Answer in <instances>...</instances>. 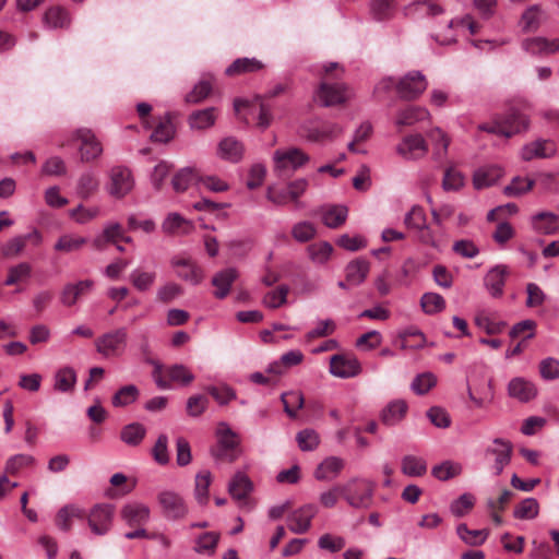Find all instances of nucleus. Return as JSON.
I'll list each match as a JSON object with an SVG mask.
<instances>
[{
	"label": "nucleus",
	"mask_w": 559,
	"mask_h": 559,
	"mask_svg": "<svg viewBox=\"0 0 559 559\" xmlns=\"http://www.w3.org/2000/svg\"><path fill=\"white\" fill-rule=\"evenodd\" d=\"M93 287L94 282L92 280H83L76 283H68L63 286L60 293V302L64 307H72L76 304L81 296L91 292Z\"/></svg>",
	"instance_id": "f3484780"
},
{
	"label": "nucleus",
	"mask_w": 559,
	"mask_h": 559,
	"mask_svg": "<svg viewBox=\"0 0 559 559\" xmlns=\"http://www.w3.org/2000/svg\"><path fill=\"white\" fill-rule=\"evenodd\" d=\"M140 395L139 389L134 384H128L120 388L112 396L115 407H124L134 403Z\"/></svg>",
	"instance_id": "de8ad7c7"
},
{
	"label": "nucleus",
	"mask_w": 559,
	"mask_h": 559,
	"mask_svg": "<svg viewBox=\"0 0 559 559\" xmlns=\"http://www.w3.org/2000/svg\"><path fill=\"white\" fill-rule=\"evenodd\" d=\"M448 27L450 29H455L457 35L466 36V35H476L479 31V24L474 21L471 15H464L462 17L452 19Z\"/></svg>",
	"instance_id": "37998d69"
},
{
	"label": "nucleus",
	"mask_w": 559,
	"mask_h": 559,
	"mask_svg": "<svg viewBox=\"0 0 559 559\" xmlns=\"http://www.w3.org/2000/svg\"><path fill=\"white\" fill-rule=\"evenodd\" d=\"M170 264L179 278L192 285L200 284L204 277L202 269L190 257L176 255L170 260Z\"/></svg>",
	"instance_id": "9b49d317"
},
{
	"label": "nucleus",
	"mask_w": 559,
	"mask_h": 559,
	"mask_svg": "<svg viewBox=\"0 0 559 559\" xmlns=\"http://www.w3.org/2000/svg\"><path fill=\"white\" fill-rule=\"evenodd\" d=\"M317 513V507L306 504L292 512L287 519L288 528L295 534L306 533L311 525V521Z\"/></svg>",
	"instance_id": "2eb2a0df"
},
{
	"label": "nucleus",
	"mask_w": 559,
	"mask_h": 559,
	"mask_svg": "<svg viewBox=\"0 0 559 559\" xmlns=\"http://www.w3.org/2000/svg\"><path fill=\"white\" fill-rule=\"evenodd\" d=\"M420 306L425 313L435 314L445 308V300L437 293H425L421 296Z\"/></svg>",
	"instance_id": "bf43d9fd"
},
{
	"label": "nucleus",
	"mask_w": 559,
	"mask_h": 559,
	"mask_svg": "<svg viewBox=\"0 0 559 559\" xmlns=\"http://www.w3.org/2000/svg\"><path fill=\"white\" fill-rule=\"evenodd\" d=\"M309 160V155L298 147L280 148L273 153V169L278 176H284L296 171Z\"/></svg>",
	"instance_id": "20e7f679"
},
{
	"label": "nucleus",
	"mask_w": 559,
	"mask_h": 559,
	"mask_svg": "<svg viewBox=\"0 0 559 559\" xmlns=\"http://www.w3.org/2000/svg\"><path fill=\"white\" fill-rule=\"evenodd\" d=\"M130 282L134 286L135 289L139 292H146L148 290L156 280V273L155 272H147L141 269H134L130 273Z\"/></svg>",
	"instance_id": "3c124183"
},
{
	"label": "nucleus",
	"mask_w": 559,
	"mask_h": 559,
	"mask_svg": "<svg viewBox=\"0 0 559 559\" xmlns=\"http://www.w3.org/2000/svg\"><path fill=\"white\" fill-rule=\"evenodd\" d=\"M533 229L543 235H554L559 230V216L554 212H539L531 217Z\"/></svg>",
	"instance_id": "412c9836"
},
{
	"label": "nucleus",
	"mask_w": 559,
	"mask_h": 559,
	"mask_svg": "<svg viewBox=\"0 0 559 559\" xmlns=\"http://www.w3.org/2000/svg\"><path fill=\"white\" fill-rule=\"evenodd\" d=\"M86 242L87 238L85 237L74 234H64L57 239L53 249L61 253H72L81 250Z\"/></svg>",
	"instance_id": "72a5a7b5"
},
{
	"label": "nucleus",
	"mask_w": 559,
	"mask_h": 559,
	"mask_svg": "<svg viewBox=\"0 0 559 559\" xmlns=\"http://www.w3.org/2000/svg\"><path fill=\"white\" fill-rule=\"evenodd\" d=\"M428 148L419 134L408 135L397 145V152L406 159H418L426 155Z\"/></svg>",
	"instance_id": "a211bd4d"
},
{
	"label": "nucleus",
	"mask_w": 559,
	"mask_h": 559,
	"mask_svg": "<svg viewBox=\"0 0 559 559\" xmlns=\"http://www.w3.org/2000/svg\"><path fill=\"white\" fill-rule=\"evenodd\" d=\"M121 236L122 226L119 223H108L105 225L103 233L94 238L93 246L96 249H103L106 243L115 242Z\"/></svg>",
	"instance_id": "a19ab883"
},
{
	"label": "nucleus",
	"mask_w": 559,
	"mask_h": 559,
	"mask_svg": "<svg viewBox=\"0 0 559 559\" xmlns=\"http://www.w3.org/2000/svg\"><path fill=\"white\" fill-rule=\"evenodd\" d=\"M401 469L406 476L420 477L427 472V463L420 456L408 454L402 459Z\"/></svg>",
	"instance_id": "c9c22d12"
},
{
	"label": "nucleus",
	"mask_w": 559,
	"mask_h": 559,
	"mask_svg": "<svg viewBox=\"0 0 559 559\" xmlns=\"http://www.w3.org/2000/svg\"><path fill=\"white\" fill-rule=\"evenodd\" d=\"M192 228V224L178 213H169L162 224V229L166 234H187Z\"/></svg>",
	"instance_id": "4c0bfd02"
},
{
	"label": "nucleus",
	"mask_w": 559,
	"mask_h": 559,
	"mask_svg": "<svg viewBox=\"0 0 559 559\" xmlns=\"http://www.w3.org/2000/svg\"><path fill=\"white\" fill-rule=\"evenodd\" d=\"M127 345L128 331L126 328L110 330L95 340V349L105 359L121 357Z\"/></svg>",
	"instance_id": "7ed1b4c3"
},
{
	"label": "nucleus",
	"mask_w": 559,
	"mask_h": 559,
	"mask_svg": "<svg viewBox=\"0 0 559 559\" xmlns=\"http://www.w3.org/2000/svg\"><path fill=\"white\" fill-rule=\"evenodd\" d=\"M395 0H373L370 4L372 16L378 21H385L395 12Z\"/></svg>",
	"instance_id": "6e6d98bb"
},
{
	"label": "nucleus",
	"mask_w": 559,
	"mask_h": 559,
	"mask_svg": "<svg viewBox=\"0 0 559 559\" xmlns=\"http://www.w3.org/2000/svg\"><path fill=\"white\" fill-rule=\"evenodd\" d=\"M99 189V179L95 171L82 173L76 182V194L82 199H88Z\"/></svg>",
	"instance_id": "c85d7f7f"
},
{
	"label": "nucleus",
	"mask_w": 559,
	"mask_h": 559,
	"mask_svg": "<svg viewBox=\"0 0 559 559\" xmlns=\"http://www.w3.org/2000/svg\"><path fill=\"white\" fill-rule=\"evenodd\" d=\"M340 68L337 62H328L320 66L322 79L319 88L316 92V102L323 107H332L344 103L347 98V87L345 83L336 82L337 75L332 74Z\"/></svg>",
	"instance_id": "f257e3e1"
},
{
	"label": "nucleus",
	"mask_w": 559,
	"mask_h": 559,
	"mask_svg": "<svg viewBox=\"0 0 559 559\" xmlns=\"http://www.w3.org/2000/svg\"><path fill=\"white\" fill-rule=\"evenodd\" d=\"M217 448L213 450V455L217 460H225L234 462L237 455L234 453L239 444L238 435L230 428V426L222 421L216 428Z\"/></svg>",
	"instance_id": "0eeeda50"
},
{
	"label": "nucleus",
	"mask_w": 559,
	"mask_h": 559,
	"mask_svg": "<svg viewBox=\"0 0 559 559\" xmlns=\"http://www.w3.org/2000/svg\"><path fill=\"white\" fill-rule=\"evenodd\" d=\"M120 516L128 526H144L150 521L151 510L142 502L131 501L121 508Z\"/></svg>",
	"instance_id": "ddd939ff"
},
{
	"label": "nucleus",
	"mask_w": 559,
	"mask_h": 559,
	"mask_svg": "<svg viewBox=\"0 0 559 559\" xmlns=\"http://www.w3.org/2000/svg\"><path fill=\"white\" fill-rule=\"evenodd\" d=\"M323 224L329 228H337L345 223L348 210L345 205L328 204L320 209Z\"/></svg>",
	"instance_id": "a878e982"
},
{
	"label": "nucleus",
	"mask_w": 559,
	"mask_h": 559,
	"mask_svg": "<svg viewBox=\"0 0 559 559\" xmlns=\"http://www.w3.org/2000/svg\"><path fill=\"white\" fill-rule=\"evenodd\" d=\"M157 502L162 515L168 521L183 520L189 508L183 497L174 490H162L157 493Z\"/></svg>",
	"instance_id": "39448f33"
},
{
	"label": "nucleus",
	"mask_w": 559,
	"mask_h": 559,
	"mask_svg": "<svg viewBox=\"0 0 559 559\" xmlns=\"http://www.w3.org/2000/svg\"><path fill=\"white\" fill-rule=\"evenodd\" d=\"M538 512V501L535 498H525L514 508L513 516L519 520H533Z\"/></svg>",
	"instance_id": "09e8293b"
},
{
	"label": "nucleus",
	"mask_w": 559,
	"mask_h": 559,
	"mask_svg": "<svg viewBox=\"0 0 559 559\" xmlns=\"http://www.w3.org/2000/svg\"><path fill=\"white\" fill-rule=\"evenodd\" d=\"M504 171L498 165H487L479 167L473 175V185L475 189L480 190L495 185Z\"/></svg>",
	"instance_id": "6ab92c4d"
},
{
	"label": "nucleus",
	"mask_w": 559,
	"mask_h": 559,
	"mask_svg": "<svg viewBox=\"0 0 559 559\" xmlns=\"http://www.w3.org/2000/svg\"><path fill=\"white\" fill-rule=\"evenodd\" d=\"M555 147L547 141H535L522 148L521 156L524 160H531L537 157H549L554 154Z\"/></svg>",
	"instance_id": "2f4dec72"
},
{
	"label": "nucleus",
	"mask_w": 559,
	"mask_h": 559,
	"mask_svg": "<svg viewBox=\"0 0 559 559\" xmlns=\"http://www.w3.org/2000/svg\"><path fill=\"white\" fill-rule=\"evenodd\" d=\"M475 324L487 334H499L506 328V322L496 320L486 312H480L475 317Z\"/></svg>",
	"instance_id": "4d7b16f0"
},
{
	"label": "nucleus",
	"mask_w": 559,
	"mask_h": 559,
	"mask_svg": "<svg viewBox=\"0 0 559 559\" xmlns=\"http://www.w3.org/2000/svg\"><path fill=\"white\" fill-rule=\"evenodd\" d=\"M428 138L435 146V157L437 159H442L447 155L448 147L450 145L449 136L441 129L435 128L428 133Z\"/></svg>",
	"instance_id": "5fc2aeb1"
},
{
	"label": "nucleus",
	"mask_w": 559,
	"mask_h": 559,
	"mask_svg": "<svg viewBox=\"0 0 559 559\" xmlns=\"http://www.w3.org/2000/svg\"><path fill=\"white\" fill-rule=\"evenodd\" d=\"M333 247L328 241L312 243L308 247L309 257L317 264H324L331 257Z\"/></svg>",
	"instance_id": "0e129e2a"
},
{
	"label": "nucleus",
	"mask_w": 559,
	"mask_h": 559,
	"mask_svg": "<svg viewBox=\"0 0 559 559\" xmlns=\"http://www.w3.org/2000/svg\"><path fill=\"white\" fill-rule=\"evenodd\" d=\"M462 473V465L453 461H444L432 467L431 474L439 480H449Z\"/></svg>",
	"instance_id": "603ef678"
},
{
	"label": "nucleus",
	"mask_w": 559,
	"mask_h": 559,
	"mask_svg": "<svg viewBox=\"0 0 559 559\" xmlns=\"http://www.w3.org/2000/svg\"><path fill=\"white\" fill-rule=\"evenodd\" d=\"M100 215L98 206H84L79 204L76 207L69 211V216L80 225L88 224Z\"/></svg>",
	"instance_id": "49530a36"
},
{
	"label": "nucleus",
	"mask_w": 559,
	"mask_h": 559,
	"mask_svg": "<svg viewBox=\"0 0 559 559\" xmlns=\"http://www.w3.org/2000/svg\"><path fill=\"white\" fill-rule=\"evenodd\" d=\"M426 88V78L419 71L408 72L396 83L397 94L405 99L418 97Z\"/></svg>",
	"instance_id": "9d476101"
},
{
	"label": "nucleus",
	"mask_w": 559,
	"mask_h": 559,
	"mask_svg": "<svg viewBox=\"0 0 559 559\" xmlns=\"http://www.w3.org/2000/svg\"><path fill=\"white\" fill-rule=\"evenodd\" d=\"M32 275V266L27 262H21L8 270V276L4 285L12 286L22 282H26Z\"/></svg>",
	"instance_id": "8fccbe9b"
},
{
	"label": "nucleus",
	"mask_w": 559,
	"mask_h": 559,
	"mask_svg": "<svg viewBox=\"0 0 559 559\" xmlns=\"http://www.w3.org/2000/svg\"><path fill=\"white\" fill-rule=\"evenodd\" d=\"M107 192L121 199L130 193L134 187V178L131 170L126 166H114L108 173Z\"/></svg>",
	"instance_id": "6e6552de"
},
{
	"label": "nucleus",
	"mask_w": 559,
	"mask_h": 559,
	"mask_svg": "<svg viewBox=\"0 0 559 559\" xmlns=\"http://www.w3.org/2000/svg\"><path fill=\"white\" fill-rule=\"evenodd\" d=\"M355 491H359L357 496H352V507H365L369 503L372 493V484L369 480H355Z\"/></svg>",
	"instance_id": "69168bd1"
},
{
	"label": "nucleus",
	"mask_w": 559,
	"mask_h": 559,
	"mask_svg": "<svg viewBox=\"0 0 559 559\" xmlns=\"http://www.w3.org/2000/svg\"><path fill=\"white\" fill-rule=\"evenodd\" d=\"M198 176L193 168L186 167L180 169L173 178L171 185L175 191L183 192L193 182H198Z\"/></svg>",
	"instance_id": "680f3d73"
},
{
	"label": "nucleus",
	"mask_w": 559,
	"mask_h": 559,
	"mask_svg": "<svg viewBox=\"0 0 559 559\" xmlns=\"http://www.w3.org/2000/svg\"><path fill=\"white\" fill-rule=\"evenodd\" d=\"M406 15L437 16L443 13V8L437 0H418L404 8Z\"/></svg>",
	"instance_id": "bb28decb"
},
{
	"label": "nucleus",
	"mask_w": 559,
	"mask_h": 559,
	"mask_svg": "<svg viewBox=\"0 0 559 559\" xmlns=\"http://www.w3.org/2000/svg\"><path fill=\"white\" fill-rule=\"evenodd\" d=\"M73 140L80 142L79 152L83 163H90L103 154V145L90 129H78Z\"/></svg>",
	"instance_id": "1a4fd4ad"
},
{
	"label": "nucleus",
	"mask_w": 559,
	"mask_h": 559,
	"mask_svg": "<svg viewBox=\"0 0 559 559\" xmlns=\"http://www.w3.org/2000/svg\"><path fill=\"white\" fill-rule=\"evenodd\" d=\"M428 116H429V112L426 108L407 106L406 108L402 109L399 112V115L396 117V124L397 126H411L417 121L427 119Z\"/></svg>",
	"instance_id": "58836bf2"
},
{
	"label": "nucleus",
	"mask_w": 559,
	"mask_h": 559,
	"mask_svg": "<svg viewBox=\"0 0 559 559\" xmlns=\"http://www.w3.org/2000/svg\"><path fill=\"white\" fill-rule=\"evenodd\" d=\"M546 20V13L538 4L528 7L521 15L519 25L523 33L537 32Z\"/></svg>",
	"instance_id": "4be33fe9"
},
{
	"label": "nucleus",
	"mask_w": 559,
	"mask_h": 559,
	"mask_svg": "<svg viewBox=\"0 0 559 559\" xmlns=\"http://www.w3.org/2000/svg\"><path fill=\"white\" fill-rule=\"evenodd\" d=\"M219 540V534L216 532H206L198 536L194 540L193 550L199 555H214Z\"/></svg>",
	"instance_id": "e433bc0d"
},
{
	"label": "nucleus",
	"mask_w": 559,
	"mask_h": 559,
	"mask_svg": "<svg viewBox=\"0 0 559 559\" xmlns=\"http://www.w3.org/2000/svg\"><path fill=\"white\" fill-rule=\"evenodd\" d=\"M513 452V445L510 441L496 438L492 441V445L485 450L486 455L495 456L493 471L495 475H500L504 467L510 464Z\"/></svg>",
	"instance_id": "f8f14e48"
},
{
	"label": "nucleus",
	"mask_w": 559,
	"mask_h": 559,
	"mask_svg": "<svg viewBox=\"0 0 559 559\" xmlns=\"http://www.w3.org/2000/svg\"><path fill=\"white\" fill-rule=\"evenodd\" d=\"M296 441L301 451H314L320 444V436L314 429L306 428L296 435Z\"/></svg>",
	"instance_id": "13d9d810"
},
{
	"label": "nucleus",
	"mask_w": 559,
	"mask_h": 559,
	"mask_svg": "<svg viewBox=\"0 0 559 559\" xmlns=\"http://www.w3.org/2000/svg\"><path fill=\"white\" fill-rule=\"evenodd\" d=\"M508 394L510 397L522 403H527L535 399L537 389L535 384L523 377H515L508 383Z\"/></svg>",
	"instance_id": "dca6fc26"
},
{
	"label": "nucleus",
	"mask_w": 559,
	"mask_h": 559,
	"mask_svg": "<svg viewBox=\"0 0 559 559\" xmlns=\"http://www.w3.org/2000/svg\"><path fill=\"white\" fill-rule=\"evenodd\" d=\"M212 78L206 76L201 79L193 87V90L187 94L186 100L188 103H199L206 98L212 91Z\"/></svg>",
	"instance_id": "774afa93"
},
{
	"label": "nucleus",
	"mask_w": 559,
	"mask_h": 559,
	"mask_svg": "<svg viewBox=\"0 0 559 559\" xmlns=\"http://www.w3.org/2000/svg\"><path fill=\"white\" fill-rule=\"evenodd\" d=\"M215 108L210 107L194 111L189 117V124L192 129L203 130L215 123Z\"/></svg>",
	"instance_id": "ea45409f"
},
{
	"label": "nucleus",
	"mask_w": 559,
	"mask_h": 559,
	"mask_svg": "<svg viewBox=\"0 0 559 559\" xmlns=\"http://www.w3.org/2000/svg\"><path fill=\"white\" fill-rule=\"evenodd\" d=\"M522 49L532 56H548L559 51V38L544 36L527 37L521 43Z\"/></svg>",
	"instance_id": "4468645a"
},
{
	"label": "nucleus",
	"mask_w": 559,
	"mask_h": 559,
	"mask_svg": "<svg viewBox=\"0 0 559 559\" xmlns=\"http://www.w3.org/2000/svg\"><path fill=\"white\" fill-rule=\"evenodd\" d=\"M508 267L506 265H496L486 274L485 286L492 297H499L503 293Z\"/></svg>",
	"instance_id": "b1692460"
},
{
	"label": "nucleus",
	"mask_w": 559,
	"mask_h": 559,
	"mask_svg": "<svg viewBox=\"0 0 559 559\" xmlns=\"http://www.w3.org/2000/svg\"><path fill=\"white\" fill-rule=\"evenodd\" d=\"M243 153L242 143L233 136H227L218 143L217 155L224 160L238 163L242 159Z\"/></svg>",
	"instance_id": "5701e85b"
},
{
	"label": "nucleus",
	"mask_w": 559,
	"mask_h": 559,
	"mask_svg": "<svg viewBox=\"0 0 559 559\" xmlns=\"http://www.w3.org/2000/svg\"><path fill=\"white\" fill-rule=\"evenodd\" d=\"M456 534L464 544L475 547L487 540L489 530H469L465 523H461L456 526Z\"/></svg>",
	"instance_id": "c756f323"
},
{
	"label": "nucleus",
	"mask_w": 559,
	"mask_h": 559,
	"mask_svg": "<svg viewBox=\"0 0 559 559\" xmlns=\"http://www.w3.org/2000/svg\"><path fill=\"white\" fill-rule=\"evenodd\" d=\"M263 68V63L255 58H239L235 60L227 69L226 74L235 75L246 72H255Z\"/></svg>",
	"instance_id": "a18cd8bd"
},
{
	"label": "nucleus",
	"mask_w": 559,
	"mask_h": 559,
	"mask_svg": "<svg viewBox=\"0 0 559 559\" xmlns=\"http://www.w3.org/2000/svg\"><path fill=\"white\" fill-rule=\"evenodd\" d=\"M35 463L34 456L29 454H15L10 456L4 465V473L16 475L22 468L28 467Z\"/></svg>",
	"instance_id": "052dcab7"
},
{
	"label": "nucleus",
	"mask_w": 559,
	"mask_h": 559,
	"mask_svg": "<svg viewBox=\"0 0 559 559\" xmlns=\"http://www.w3.org/2000/svg\"><path fill=\"white\" fill-rule=\"evenodd\" d=\"M212 476L209 471H202L195 475L194 498L199 504L204 506L209 501V488Z\"/></svg>",
	"instance_id": "c03bdc74"
},
{
	"label": "nucleus",
	"mask_w": 559,
	"mask_h": 559,
	"mask_svg": "<svg viewBox=\"0 0 559 559\" xmlns=\"http://www.w3.org/2000/svg\"><path fill=\"white\" fill-rule=\"evenodd\" d=\"M115 516V506L111 503L95 504L84 518L87 520V525L94 535H106L112 526Z\"/></svg>",
	"instance_id": "423d86ee"
},
{
	"label": "nucleus",
	"mask_w": 559,
	"mask_h": 559,
	"mask_svg": "<svg viewBox=\"0 0 559 559\" xmlns=\"http://www.w3.org/2000/svg\"><path fill=\"white\" fill-rule=\"evenodd\" d=\"M408 409L404 400L391 401L381 412V420L386 426L397 425L406 415Z\"/></svg>",
	"instance_id": "cd10ccee"
},
{
	"label": "nucleus",
	"mask_w": 559,
	"mask_h": 559,
	"mask_svg": "<svg viewBox=\"0 0 559 559\" xmlns=\"http://www.w3.org/2000/svg\"><path fill=\"white\" fill-rule=\"evenodd\" d=\"M76 373L71 367H63L55 374L53 388L59 392H69L74 388Z\"/></svg>",
	"instance_id": "79ce46f5"
},
{
	"label": "nucleus",
	"mask_w": 559,
	"mask_h": 559,
	"mask_svg": "<svg viewBox=\"0 0 559 559\" xmlns=\"http://www.w3.org/2000/svg\"><path fill=\"white\" fill-rule=\"evenodd\" d=\"M238 277L236 269L228 267L217 272L212 278V285L216 288L214 296L224 299L230 292L233 283Z\"/></svg>",
	"instance_id": "393cba45"
},
{
	"label": "nucleus",
	"mask_w": 559,
	"mask_h": 559,
	"mask_svg": "<svg viewBox=\"0 0 559 559\" xmlns=\"http://www.w3.org/2000/svg\"><path fill=\"white\" fill-rule=\"evenodd\" d=\"M527 127V117L518 109L511 108L502 119H496L491 123H481L478 126V129L488 133L510 138L515 133L526 130Z\"/></svg>",
	"instance_id": "f03ea898"
},
{
	"label": "nucleus",
	"mask_w": 559,
	"mask_h": 559,
	"mask_svg": "<svg viewBox=\"0 0 559 559\" xmlns=\"http://www.w3.org/2000/svg\"><path fill=\"white\" fill-rule=\"evenodd\" d=\"M70 21L68 11L61 7H52L44 15V24L49 28H66Z\"/></svg>",
	"instance_id": "f704fd0d"
},
{
	"label": "nucleus",
	"mask_w": 559,
	"mask_h": 559,
	"mask_svg": "<svg viewBox=\"0 0 559 559\" xmlns=\"http://www.w3.org/2000/svg\"><path fill=\"white\" fill-rule=\"evenodd\" d=\"M146 433V429L142 424H129L121 430V440L129 445H138L142 442Z\"/></svg>",
	"instance_id": "864d4df0"
},
{
	"label": "nucleus",
	"mask_w": 559,
	"mask_h": 559,
	"mask_svg": "<svg viewBox=\"0 0 559 559\" xmlns=\"http://www.w3.org/2000/svg\"><path fill=\"white\" fill-rule=\"evenodd\" d=\"M345 466V461L337 456L324 459L314 469L317 480L331 481L335 479Z\"/></svg>",
	"instance_id": "aec40b11"
},
{
	"label": "nucleus",
	"mask_w": 559,
	"mask_h": 559,
	"mask_svg": "<svg viewBox=\"0 0 559 559\" xmlns=\"http://www.w3.org/2000/svg\"><path fill=\"white\" fill-rule=\"evenodd\" d=\"M535 181L528 178L514 177L510 185L506 186L503 192L507 197L515 198L528 192Z\"/></svg>",
	"instance_id": "e2e57ef3"
},
{
	"label": "nucleus",
	"mask_w": 559,
	"mask_h": 559,
	"mask_svg": "<svg viewBox=\"0 0 559 559\" xmlns=\"http://www.w3.org/2000/svg\"><path fill=\"white\" fill-rule=\"evenodd\" d=\"M251 490L252 484L249 477L241 472L236 473L228 484V491L230 496L237 500L246 499Z\"/></svg>",
	"instance_id": "473e14b6"
},
{
	"label": "nucleus",
	"mask_w": 559,
	"mask_h": 559,
	"mask_svg": "<svg viewBox=\"0 0 559 559\" xmlns=\"http://www.w3.org/2000/svg\"><path fill=\"white\" fill-rule=\"evenodd\" d=\"M82 518H84V511L80 507L75 504H68L58 511L56 515V525L59 530L68 532L72 526V520Z\"/></svg>",
	"instance_id": "7c9ffc66"
},
{
	"label": "nucleus",
	"mask_w": 559,
	"mask_h": 559,
	"mask_svg": "<svg viewBox=\"0 0 559 559\" xmlns=\"http://www.w3.org/2000/svg\"><path fill=\"white\" fill-rule=\"evenodd\" d=\"M474 503V496L465 492L451 502L450 511L454 516L462 518L473 509Z\"/></svg>",
	"instance_id": "338daca9"
}]
</instances>
